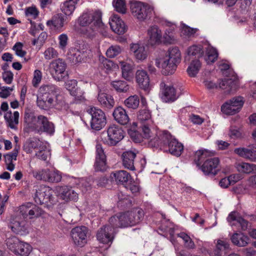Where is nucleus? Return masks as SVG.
<instances>
[{
  "label": "nucleus",
  "mask_w": 256,
  "mask_h": 256,
  "mask_svg": "<svg viewBox=\"0 0 256 256\" xmlns=\"http://www.w3.org/2000/svg\"><path fill=\"white\" fill-rule=\"evenodd\" d=\"M156 136L150 139L148 145L150 147L159 148L172 154L179 156L184 150V146L167 131L157 132Z\"/></svg>",
  "instance_id": "1"
},
{
  "label": "nucleus",
  "mask_w": 256,
  "mask_h": 256,
  "mask_svg": "<svg viewBox=\"0 0 256 256\" xmlns=\"http://www.w3.org/2000/svg\"><path fill=\"white\" fill-rule=\"evenodd\" d=\"M143 216V211L141 209L136 208L112 216L109 220V224L115 228L132 226L138 224Z\"/></svg>",
  "instance_id": "2"
},
{
  "label": "nucleus",
  "mask_w": 256,
  "mask_h": 256,
  "mask_svg": "<svg viewBox=\"0 0 256 256\" xmlns=\"http://www.w3.org/2000/svg\"><path fill=\"white\" fill-rule=\"evenodd\" d=\"M24 118L29 127L38 133L46 132L52 135L54 132V124L44 116L36 117L32 112H25Z\"/></svg>",
  "instance_id": "3"
},
{
  "label": "nucleus",
  "mask_w": 256,
  "mask_h": 256,
  "mask_svg": "<svg viewBox=\"0 0 256 256\" xmlns=\"http://www.w3.org/2000/svg\"><path fill=\"white\" fill-rule=\"evenodd\" d=\"M181 60V54L178 47L168 48L166 56L160 62H156L158 66L162 68V73L164 75L174 73L178 64Z\"/></svg>",
  "instance_id": "4"
},
{
  "label": "nucleus",
  "mask_w": 256,
  "mask_h": 256,
  "mask_svg": "<svg viewBox=\"0 0 256 256\" xmlns=\"http://www.w3.org/2000/svg\"><path fill=\"white\" fill-rule=\"evenodd\" d=\"M130 10L133 16L140 21L150 19L154 14L152 6L140 2H131Z\"/></svg>",
  "instance_id": "5"
},
{
  "label": "nucleus",
  "mask_w": 256,
  "mask_h": 256,
  "mask_svg": "<svg viewBox=\"0 0 256 256\" xmlns=\"http://www.w3.org/2000/svg\"><path fill=\"white\" fill-rule=\"evenodd\" d=\"M6 244L8 248L17 256H28L32 250L30 244L20 240L16 236L8 238Z\"/></svg>",
  "instance_id": "6"
},
{
  "label": "nucleus",
  "mask_w": 256,
  "mask_h": 256,
  "mask_svg": "<svg viewBox=\"0 0 256 256\" xmlns=\"http://www.w3.org/2000/svg\"><path fill=\"white\" fill-rule=\"evenodd\" d=\"M40 92L42 95L38 96L36 103L38 106L42 109V107L40 105V102H43L48 105L51 104L53 98L58 94L59 89L56 86L49 84L40 86Z\"/></svg>",
  "instance_id": "7"
},
{
  "label": "nucleus",
  "mask_w": 256,
  "mask_h": 256,
  "mask_svg": "<svg viewBox=\"0 0 256 256\" xmlns=\"http://www.w3.org/2000/svg\"><path fill=\"white\" fill-rule=\"evenodd\" d=\"M88 112L91 116L90 126L92 129L100 130L106 124V118L104 112L100 109L96 107L90 108Z\"/></svg>",
  "instance_id": "8"
},
{
  "label": "nucleus",
  "mask_w": 256,
  "mask_h": 256,
  "mask_svg": "<svg viewBox=\"0 0 256 256\" xmlns=\"http://www.w3.org/2000/svg\"><path fill=\"white\" fill-rule=\"evenodd\" d=\"M53 193V190L49 186L40 185L36 190L34 196V201L39 204H48L49 202L53 204L54 202Z\"/></svg>",
  "instance_id": "9"
},
{
  "label": "nucleus",
  "mask_w": 256,
  "mask_h": 256,
  "mask_svg": "<svg viewBox=\"0 0 256 256\" xmlns=\"http://www.w3.org/2000/svg\"><path fill=\"white\" fill-rule=\"evenodd\" d=\"M116 228L110 224L101 227L97 232V240L101 243L110 246L114 239Z\"/></svg>",
  "instance_id": "10"
},
{
  "label": "nucleus",
  "mask_w": 256,
  "mask_h": 256,
  "mask_svg": "<svg viewBox=\"0 0 256 256\" xmlns=\"http://www.w3.org/2000/svg\"><path fill=\"white\" fill-rule=\"evenodd\" d=\"M108 138L104 142L110 146H116L124 138V132L122 128L118 126L112 124L107 130Z\"/></svg>",
  "instance_id": "11"
},
{
  "label": "nucleus",
  "mask_w": 256,
  "mask_h": 256,
  "mask_svg": "<svg viewBox=\"0 0 256 256\" xmlns=\"http://www.w3.org/2000/svg\"><path fill=\"white\" fill-rule=\"evenodd\" d=\"M79 24L84 26L92 24L96 28H103L104 24L102 21V12L96 11L92 14H84L78 19Z\"/></svg>",
  "instance_id": "12"
},
{
  "label": "nucleus",
  "mask_w": 256,
  "mask_h": 256,
  "mask_svg": "<svg viewBox=\"0 0 256 256\" xmlns=\"http://www.w3.org/2000/svg\"><path fill=\"white\" fill-rule=\"evenodd\" d=\"M88 230L84 226H76L71 230L70 234L75 245L82 247L87 242Z\"/></svg>",
  "instance_id": "13"
},
{
  "label": "nucleus",
  "mask_w": 256,
  "mask_h": 256,
  "mask_svg": "<svg viewBox=\"0 0 256 256\" xmlns=\"http://www.w3.org/2000/svg\"><path fill=\"white\" fill-rule=\"evenodd\" d=\"M200 168L205 174L215 176L220 170V160L216 157L208 158Z\"/></svg>",
  "instance_id": "14"
},
{
  "label": "nucleus",
  "mask_w": 256,
  "mask_h": 256,
  "mask_svg": "<svg viewBox=\"0 0 256 256\" xmlns=\"http://www.w3.org/2000/svg\"><path fill=\"white\" fill-rule=\"evenodd\" d=\"M66 64L62 59H57L50 63V73L54 80H62L64 77Z\"/></svg>",
  "instance_id": "15"
},
{
  "label": "nucleus",
  "mask_w": 256,
  "mask_h": 256,
  "mask_svg": "<svg viewBox=\"0 0 256 256\" xmlns=\"http://www.w3.org/2000/svg\"><path fill=\"white\" fill-rule=\"evenodd\" d=\"M160 95L162 100L166 102H173L178 96L176 90L172 86H168L164 82L160 84Z\"/></svg>",
  "instance_id": "16"
},
{
  "label": "nucleus",
  "mask_w": 256,
  "mask_h": 256,
  "mask_svg": "<svg viewBox=\"0 0 256 256\" xmlns=\"http://www.w3.org/2000/svg\"><path fill=\"white\" fill-rule=\"evenodd\" d=\"M90 50L88 48H72L68 52V59L74 64L84 60L88 56Z\"/></svg>",
  "instance_id": "17"
},
{
  "label": "nucleus",
  "mask_w": 256,
  "mask_h": 256,
  "mask_svg": "<svg viewBox=\"0 0 256 256\" xmlns=\"http://www.w3.org/2000/svg\"><path fill=\"white\" fill-rule=\"evenodd\" d=\"M52 103L51 104H46L43 102H40V105L42 107V110H47L50 108H54L60 111H67L69 108V106L65 102L64 98L62 95L58 94L53 98Z\"/></svg>",
  "instance_id": "18"
},
{
  "label": "nucleus",
  "mask_w": 256,
  "mask_h": 256,
  "mask_svg": "<svg viewBox=\"0 0 256 256\" xmlns=\"http://www.w3.org/2000/svg\"><path fill=\"white\" fill-rule=\"evenodd\" d=\"M25 224L24 220H20L19 216H12L8 226L14 232L24 235L28 232Z\"/></svg>",
  "instance_id": "19"
},
{
  "label": "nucleus",
  "mask_w": 256,
  "mask_h": 256,
  "mask_svg": "<svg viewBox=\"0 0 256 256\" xmlns=\"http://www.w3.org/2000/svg\"><path fill=\"white\" fill-rule=\"evenodd\" d=\"M234 152L239 156L250 161H256V144L249 145L248 148H236L234 149Z\"/></svg>",
  "instance_id": "20"
},
{
  "label": "nucleus",
  "mask_w": 256,
  "mask_h": 256,
  "mask_svg": "<svg viewBox=\"0 0 256 256\" xmlns=\"http://www.w3.org/2000/svg\"><path fill=\"white\" fill-rule=\"evenodd\" d=\"M110 28L115 33L118 34H124L126 30V28L124 22L120 17L114 14L109 22Z\"/></svg>",
  "instance_id": "21"
},
{
  "label": "nucleus",
  "mask_w": 256,
  "mask_h": 256,
  "mask_svg": "<svg viewBox=\"0 0 256 256\" xmlns=\"http://www.w3.org/2000/svg\"><path fill=\"white\" fill-rule=\"evenodd\" d=\"M148 44L152 46L158 44L161 42L162 31L156 26H150L148 30Z\"/></svg>",
  "instance_id": "22"
},
{
  "label": "nucleus",
  "mask_w": 256,
  "mask_h": 256,
  "mask_svg": "<svg viewBox=\"0 0 256 256\" xmlns=\"http://www.w3.org/2000/svg\"><path fill=\"white\" fill-rule=\"evenodd\" d=\"M136 154L132 151L128 150L124 152L122 155V164L124 167L130 170H134V160Z\"/></svg>",
  "instance_id": "23"
},
{
  "label": "nucleus",
  "mask_w": 256,
  "mask_h": 256,
  "mask_svg": "<svg viewBox=\"0 0 256 256\" xmlns=\"http://www.w3.org/2000/svg\"><path fill=\"white\" fill-rule=\"evenodd\" d=\"M110 178L116 184L124 185L130 180L131 176L126 171L120 170L112 172Z\"/></svg>",
  "instance_id": "24"
},
{
  "label": "nucleus",
  "mask_w": 256,
  "mask_h": 256,
  "mask_svg": "<svg viewBox=\"0 0 256 256\" xmlns=\"http://www.w3.org/2000/svg\"><path fill=\"white\" fill-rule=\"evenodd\" d=\"M136 82L139 86L144 90H148L150 88V78L146 72L143 70H138L136 74Z\"/></svg>",
  "instance_id": "25"
},
{
  "label": "nucleus",
  "mask_w": 256,
  "mask_h": 256,
  "mask_svg": "<svg viewBox=\"0 0 256 256\" xmlns=\"http://www.w3.org/2000/svg\"><path fill=\"white\" fill-rule=\"evenodd\" d=\"M112 116L114 120L122 125H126L130 121V118L126 110L122 106L115 108L112 112Z\"/></svg>",
  "instance_id": "26"
},
{
  "label": "nucleus",
  "mask_w": 256,
  "mask_h": 256,
  "mask_svg": "<svg viewBox=\"0 0 256 256\" xmlns=\"http://www.w3.org/2000/svg\"><path fill=\"white\" fill-rule=\"evenodd\" d=\"M58 192L62 199L65 200H76L78 194L72 188L63 186L60 188Z\"/></svg>",
  "instance_id": "27"
},
{
  "label": "nucleus",
  "mask_w": 256,
  "mask_h": 256,
  "mask_svg": "<svg viewBox=\"0 0 256 256\" xmlns=\"http://www.w3.org/2000/svg\"><path fill=\"white\" fill-rule=\"evenodd\" d=\"M66 17L62 14H58L54 15L50 20H48L46 24L49 26H52L53 28L59 31L64 26L66 21Z\"/></svg>",
  "instance_id": "28"
},
{
  "label": "nucleus",
  "mask_w": 256,
  "mask_h": 256,
  "mask_svg": "<svg viewBox=\"0 0 256 256\" xmlns=\"http://www.w3.org/2000/svg\"><path fill=\"white\" fill-rule=\"evenodd\" d=\"M98 100L103 108L108 110L112 108L115 104L113 97L106 93H99L98 96Z\"/></svg>",
  "instance_id": "29"
},
{
  "label": "nucleus",
  "mask_w": 256,
  "mask_h": 256,
  "mask_svg": "<svg viewBox=\"0 0 256 256\" xmlns=\"http://www.w3.org/2000/svg\"><path fill=\"white\" fill-rule=\"evenodd\" d=\"M130 52L138 60H144L147 57V52L145 47L138 44H134L130 46Z\"/></svg>",
  "instance_id": "30"
},
{
  "label": "nucleus",
  "mask_w": 256,
  "mask_h": 256,
  "mask_svg": "<svg viewBox=\"0 0 256 256\" xmlns=\"http://www.w3.org/2000/svg\"><path fill=\"white\" fill-rule=\"evenodd\" d=\"M120 64L122 70V76L126 80H130L133 76V66L132 64L121 61Z\"/></svg>",
  "instance_id": "31"
},
{
  "label": "nucleus",
  "mask_w": 256,
  "mask_h": 256,
  "mask_svg": "<svg viewBox=\"0 0 256 256\" xmlns=\"http://www.w3.org/2000/svg\"><path fill=\"white\" fill-rule=\"evenodd\" d=\"M231 240L232 242L236 246H245L248 243L249 238L242 233H234L231 236Z\"/></svg>",
  "instance_id": "32"
},
{
  "label": "nucleus",
  "mask_w": 256,
  "mask_h": 256,
  "mask_svg": "<svg viewBox=\"0 0 256 256\" xmlns=\"http://www.w3.org/2000/svg\"><path fill=\"white\" fill-rule=\"evenodd\" d=\"M4 118L11 128L16 129V125L18 123L19 112L17 111L14 112L12 116V112H8L4 114Z\"/></svg>",
  "instance_id": "33"
},
{
  "label": "nucleus",
  "mask_w": 256,
  "mask_h": 256,
  "mask_svg": "<svg viewBox=\"0 0 256 256\" xmlns=\"http://www.w3.org/2000/svg\"><path fill=\"white\" fill-rule=\"evenodd\" d=\"M29 174L39 180H42L47 182L48 176V168H44L38 170H34L32 167L30 168Z\"/></svg>",
  "instance_id": "34"
},
{
  "label": "nucleus",
  "mask_w": 256,
  "mask_h": 256,
  "mask_svg": "<svg viewBox=\"0 0 256 256\" xmlns=\"http://www.w3.org/2000/svg\"><path fill=\"white\" fill-rule=\"evenodd\" d=\"M79 0H68L64 2L61 6L62 11L66 15L70 16L76 8V4Z\"/></svg>",
  "instance_id": "35"
},
{
  "label": "nucleus",
  "mask_w": 256,
  "mask_h": 256,
  "mask_svg": "<svg viewBox=\"0 0 256 256\" xmlns=\"http://www.w3.org/2000/svg\"><path fill=\"white\" fill-rule=\"evenodd\" d=\"M236 168L240 172L250 174L256 172V165L246 162H241L236 164Z\"/></svg>",
  "instance_id": "36"
},
{
  "label": "nucleus",
  "mask_w": 256,
  "mask_h": 256,
  "mask_svg": "<svg viewBox=\"0 0 256 256\" xmlns=\"http://www.w3.org/2000/svg\"><path fill=\"white\" fill-rule=\"evenodd\" d=\"M229 244L224 240H218L212 256H222V252L229 249Z\"/></svg>",
  "instance_id": "37"
},
{
  "label": "nucleus",
  "mask_w": 256,
  "mask_h": 256,
  "mask_svg": "<svg viewBox=\"0 0 256 256\" xmlns=\"http://www.w3.org/2000/svg\"><path fill=\"white\" fill-rule=\"evenodd\" d=\"M218 57V52L213 47L208 46L206 48L204 60L208 64L214 62Z\"/></svg>",
  "instance_id": "38"
},
{
  "label": "nucleus",
  "mask_w": 256,
  "mask_h": 256,
  "mask_svg": "<svg viewBox=\"0 0 256 256\" xmlns=\"http://www.w3.org/2000/svg\"><path fill=\"white\" fill-rule=\"evenodd\" d=\"M124 106L129 109L136 110L140 104V99L137 95L130 96L124 101Z\"/></svg>",
  "instance_id": "39"
},
{
  "label": "nucleus",
  "mask_w": 256,
  "mask_h": 256,
  "mask_svg": "<svg viewBox=\"0 0 256 256\" xmlns=\"http://www.w3.org/2000/svg\"><path fill=\"white\" fill-rule=\"evenodd\" d=\"M112 86L118 92H126L130 88L129 85L123 80H116L111 82Z\"/></svg>",
  "instance_id": "40"
},
{
  "label": "nucleus",
  "mask_w": 256,
  "mask_h": 256,
  "mask_svg": "<svg viewBox=\"0 0 256 256\" xmlns=\"http://www.w3.org/2000/svg\"><path fill=\"white\" fill-rule=\"evenodd\" d=\"M201 67V64L198 60H193L187 69L189 76L194 77L198 73Z\"/></svg>",
  "instance_id": "41"
},
{
  "label": "nucleus",
  "mask_w": 256,
  "mask_h": 256,
  "mask_svg": "<svg viewBox=\"0 0 256 256\" xmlns=\"http://www.w3.org/2000/svg\"><path fill=\"white\" fill-rule=\"evenodd\" d=\"M118 207L126 208L131 206L132 201L128 196L120 193L118 194Z\"/></svg>",
  "instance_id": "42"
},
{
  "label": "nucleus",
  "mask_w": 256,
  "mask_h": 256,
  "mask_svg": "<svg viewBox=\"0 0 256 256\" xmlns=\"http://www.w3.org/2000/svg\"><path fill=\"white\" fill-rule=\"evenodd\" d=\"M42 142L38 138H32L28 139L26 142L24 146L25 149L28 152L32 148H36L40 146Z\"/></svg>",
  "instance_id": "43"
},
{
  "label": "nucleus",
  "mask_w": 256,
  "mask_h": 256,
  "mask_svg": "<svg viewBox=\"0 0 256 256\" xmlns=\"http://www.w3.org/2000/svg\"><path fill=\"white\" fill-rule=\"evenodd\" d=\"M234 105L231 104L229 101L226 102L221 106L222 112L228 115H233L240 112Z\"/></svg>",
  "instance_id": "44"
},
{
  "label": "nucleus",
  "mask_w": 256,
  "mask_h": 256,
  "mask_svg": "<svg viewBox=\"0 0 256 256\" xmlns=\"http://www.w3.org/2000/svg\"><path fill=\"white\" fill-rule=\"evenodd\" d=\"M47 182H58L62 180L61 173L57 170H50L48 169Z\"/></svg>",
  "instance_id": "45"
},
{
  "label": "nucleus",
  "mask_w": 256,
  "mask_h": 256,
  "mask_svg": "<svg viewBox=\"0 0 256 256\" xmlns=\"http://www.w3.org/2000/svg\"><path fill=\"white\" fill-rule=\"evenodd\" d=\"M202 50L200 46H192L190 47L188 50V56L185 57V60H189L190 56H198V57L202 56Z\"/></svg>",
  "instance_id": "46"
},
{
  "label": "nucleus",
  "mask_w": 256,
  "mask_h": 256,
  "mask_svg": "<svg viewBox=\"0 0 256 256\" xmlns=\"http://www.w3.org/2000/svg\"><path fill=\"white\" fill-rule=\"evenodd\" d=\"M112 5L116 12L125 14L126 12V6L125 0H113Z\"/></svg>",
  "instance_id": "47"
},
{
  "label": "nucleus",
  "mask_w": 256,
  "mask_h": 256,
  "mask_svg": "<svg viewBox=\"0 0 256 256\" xmlns=\"http://www.w3.org/2000/svg\"><path fill=\"white\" fill-rule=\"evenodd\" d=\"M206 154L207 152L204 150H199L196 152L194 161L197 166L200 167V164L206 156Z\"/></svg>",
  "instance_id": "48"
},
{
  "label": "nucleus",
  "mask_w": 256,
  "mask_h": 256,
  "mask_svg": "<svg viewBox=\"0 0 256 256\" xmlns=\"http://www.w3.org/2000/svg\"><path fill=\"white\" fill-rule=\"evenodd\" d=\"M44 213L42 209L36 206H32L28 210V216L30 219L41 216Z\"/></svg>",
  "instance_id": "49"
},
{
  "label": "nucleus",
  "mask_w": 256,
  "mask_h": 256,
  "mask_svg": "<svg viewBox=\"0 0 256 256\" xmlns=\"http://www.w3.org/2000/svg\"><path fill=\"white\" fill-rule=\"evenodd\" d=\"M121 52L122 48L119 46L113 45L108 49L106 54L108 57L112 58L120 54Z\"/></svg>",
  "instance_id": "50"
},
{
  "label": "nucleus",
  "mask_w": 256,
  "mask_h": 256,
  "mask_svg": "<svg viewBox=\"0 0 256 256\" xmlns=\"http://www.w3.org/2000/svg\"><path fill=\"white\" fill-rule=\"evenodd\" d=\"M94 168L96 171H105L107 168L106 158H96Z\"/></svg>",
  "instance_id": "51"
},
{
  "label": "nucleus",
  "mask_w": 256,
  "mask_h": 256,
  "mask_svg": "<svg viewBox=\"0 0 256 256\" xmlns=\"http://www.w3.org/2000/svg\"><path fill=\"white\" fill-rule=\"evenodd\" d=\"M231 104L234 105L239 110L242 108L244 104V98L242 96H235L229 100Z\"/></svg>",
  "instance_id": "52"
},
{
  "label": "nucleus",
  "mask_w": 256,
  "mask_h": 256,
  "mask_svg": "<svg viewBox=\"0 0 256 256\" xmlns=\"http://www.w3.org/2000/svg\"><path fill=\"white\" fill-rule=\"evenodd\" d=\"M42 79V72L38 70H36L34 72V78L32 80V86L36 88L38 86Z\"/></svg>",
  "instance_id": "53"
},
{
  "label": "nucleus",
  "mask_w": 256,
  "mask_h": 256,
  "mask_svg": "<svg viewBox=\"0 0 256 256\" xmlns=\"http://www.w3.org/2000/svg\"><path fill=\"white\" fill-rule=\"evenodd\" d=\"M151 117L150 113L148 110H141L139 111L138 118L141 122L148 120Z\"/></svg>",
  "instance_id": "54"
},
{
  "label": "nucleus",
  "mask_w": 256,
  "mask_h": 256,
  "mask_svg": "<svg viewBox=\"0 0 256 256\" xmlns=\"http://www.w3.org/2000/svg\"><path fill=\"white\" fill-rule=\"evenodd\" d=\"M70 94L74 97L75 100L76 102L82 101L84 99L83 96V92L80 88H76L72 90Z\"/></svg>",
  "instance_id": "55"
},
{
  "label": "nucleus",
  "mask_w": 256,
  "mask_h": 256,
  "mask_svg": "<svg viewBox=\"0 0 256 256\" xmlns=\"http://www.w3.org/2000/svg\"><path fill=\"white\" fill-rule=\"evenodd\" d=\"M32 204L28 203L26 204H24L20 206L19 212L24 218H26L28 216V210L31 208Z\"/></svg>",
  "instance_id": "56"
},
{
  "label": "nucleus",
  "mask_w": 256,
  "mask_h": 256,
  "mask_svg": "<svg viewBox=\"0 0 256 256\" xmlns=\"http://www.w3.org/2000/svg\"><path fill=\"white\" fill-rule=\"evenodd\" d=\"M18 151L14 150L13 152H10L4 155V158L6 163H12V160H16L18 156Z\"/></svg>",
  "instance_id": "57"
},
{
  "label": "nucleus",
  "mask_w": 256,
  "mask_h": 256,
  "mask_svg": "<svg viewBox=\"0 0 256 256\" xmlns=\"http://www.w3.org/2000/svg\"><path fill=\"white\" fill-rule=\"evenodd\" d=\"M198 30L196 28H192L184 24L182 28V33L188 36H192Z\"/></svg>",
  "instance_id": "58"
},
{
  "label": "nucleus",
  "mask_w": 256,
  "mask_h": 256,
  "mask_svg": "<svg viewBox=\"0 0 256 256\" xmlns=\"http://www.w3.org/2000/svg\"><path fill=\"white\" fill-rule=\"evenodd\" d=\"M22 46L23 45L21 42H18L12 48L15 50L16 54L20 57H24L26 54V52L22 50Z\"/></svg>",
  "instance_id": "59"
},
{
  "label": "nucleus",
  "mask_w": 256,
  "mask_h": 256,
  "mask_svg": "<svg viewBox=\"0 0 256 256\" xmlns=\"http://www.w3.org/2000/svg\"><path fill=\"white\" fill-rule=\"evenodd\" d=\"M57 52L53 48H49L44 52V56L46 60H50L56 57Z\"/></svg>",
  "instance_id": "60"
},
{
  "label": "nucleus",
  "mask_w": 256,
  "mask_h": 256,
  "mask_svg": "<svg viewBox=\"0 0 256 256\" xmlns=\"http://www.w3.org/2000/svg\"><path fill=\"white\" fill-rule=\"evenodd\" d=\"M50 155V152L46 148L44 150H40L36 154V156L42 160H46Z\"/></svg>",
  "instance_id": "61"
},
{
  "label": "nucleus",
  "mask_w": 256,
  "mask_h": 256,
  "mask_svg": "<svg viewBox=\"0 0 256 256\" xmlns=\"http://www.w3.org/2000/svg\"><path fill=\"white\" fill-rule=\"evenodd\" d=\"M58 40L60 48L62 50L65 49L68 44V36L65 34H63L60 35L58 36Z\"/></svg>",
  "instance_id": "62"
},
{
  "label": "nucleus",
  "mask_w": 256,
  "mask_h": 256,
  "mask_svg": "<svg viewBox=\"0 0 256 256\" xmlns=\"http://www.w3.org/2000/svg\"><path fill=\"white\" fill-rule=\"evenodd\" d=\"M96 149V158H106V156L101 144H97Z\"/></svg>",
  "instance_id": "63"
},
{
  "label": "nucleus",
  "mask_w": 256,
  "mask_h": 256,
  "mask_svg": "<svg viewBox=\"0 0 256 256\" xmlns=\"http://www.w3.org/2000/svg\"><path fill=\"white\" fill-rule=\"evenodd\" d=\"M14 74L10 71H4L2 74V77L4 82L7 84H10L13 80Z\"/></svg>",
  "instance_id": "64"
}]
</instances>
